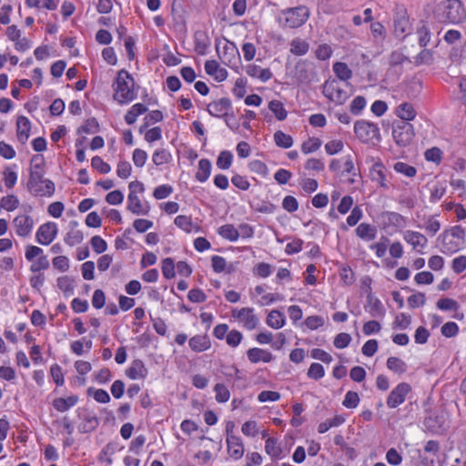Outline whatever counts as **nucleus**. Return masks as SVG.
I'll use <instances>...</instances> for the list:
<instances>
[{
	"instance_id": "1",
	"label": "nucleus",
	"mask_w": 466,
	"mask_h": 466,
	"mask_svg": "<svg viewBox=\"0 0 466 466\" xmlns=\"http://www.w3.org/2000/svg\"><path fill=\"white\" fill-rule=\"evenodd\" d=\"M465 230L461 226H453L443 230L438 237L441 252L448 255L458 252L464 244Z\"/></svg>"
},
{
	"instance_id": "2",
	"label": "nucleus",
	"mask_w": 466,
	"mask_h": 466,
	"mask_svg": "<svg viewBox=\"0 0 466 466\" xmlns=\"http://www.w3.org/2000/svg\"><path fill=\"white\" fill-rule=\"evenodd\" d=\"M309 17V10L305 5L281 10L277 17L279 25L283 29H294L302 26Z\"/></svg>"
},
{
	"instance_id": "3",
	"label": "nucleus",
	"mask_w": 466,
	"mask_h": 466,
	"mask_svg": "<svg viewBox=\"0 0 466 466\" xmlns=\"http://www.w3.org/2000/svg\"><path fill=\"white\" fill-rule=\"evenodd\" d=\"M114 86V98L120 104L131 102L137 97L134 90V79L131 75L126 71L118 72Z\"/></svg>"
},
{
	"instance_id": "4",
	"label": "nucleus",
	"mask_w": 466,
	"mask_h": 466,
	"mask_svg": "<svg viewBox=\"0 0 466 466\" xmlns=\"http://www.w3.org/2000/svg\"><path fill=\"white\" fill-rule=\"evenodd\" d=\"M349 86V83L341 84L336 79L328 80L323 85L322 93L330 101L342 105L350 96L348 91Z\"/></svg>"
},
{
	"instance_id": "5",
	"label": "nucleus",
	"mask_w": 466,
	"mask_h": 466,
	"mask_svg": "<svg viewBox=\"0 0 466 466\" xmlns=\"http://www.w3.org/2000/svg\"><path fill=\"white\" fill-rule=\"evenodd\" d=\"M27 189L34 196L51 197L55 193V184L50 179L44 178V175L35 173L29 176Z\"/></svg>"
},
{
	"instance_id": "6",
	"label": "nucleus",
	"mask_w": 466,
	"mask_h": 466,
	"mask_svg": "<svg viewBox=\"0 0 466 466\" xmlns=\"http://www.w3.org/2000/svg\"><path fill=\"white\" fill-rule=\"evenodd\" d=\"M466 19V7L461 0H447L442 4V20L460 24Z\"/></svg>"
},
{
	"instance_id": "7",
	"label": "nucleus",
	"mask_w": 466,
	"mask_h": 466,
	"mask_svg": "<svg viewBox=\"0 0 466 466\" xmlns=\"http://www.w3.org/2000/svg\"><path fill=\"white\" fill-rule=\"evenodd\" d=\"M392 137L399 146H407L414 137L412 125L405 121L394 123L392 127Z\"/></svg>"
},
{
	"instance_id": "8",
	"label": "nucleus",
	"mask_w": 466,
	"mask_h": 466,
	"mask_svg": "<svg viewBox=\"0 0 466 466\" xmlns=\"http://www.w3.org/2000/svg\"><path fill=\"white\" fill-rule=\"evenodd\" d=\"M411 387L407 382L399 383L389 394L386 403L390 409H395L402 404L407 395L410 392Z\"/></svg>"
},
{
	"instance_id": "9",
	"label": "nucleus",
	"mask_w": 466,
	"mask_h": 466,
	"mask_svg": "<svg viewBox=\"0 0 466 466\" xmlns=\"http://www.w3.org/2000/svg\"><path fill=\"white\" fill-rule=\"evenodd\" d=\"M232 317L241 322L248 330L254 329L258 322V318L254 314V309L242 308L240 309H233Z\"/></svg>"
},
{
	"instance_id": "10",
	"label": "nucleus",
	"mask_w": 466,
	"mask_h": 466,
	"mask_svg": "<svg viewBox=\"0 0 466 466\" xmlns=\"http://www.w3.org/2000/svg\"><path fill=\"white\" fill-rule=\"evenodd\" d=\"M58 232L55 222H46L39 227L36 231V241L41 245H49L56 237Z\"/></svg>"
},
{
	"instance_id": "11",
	"label": "nucleus",
	"mask_w": 466,
	"mask_h": 466,
	"mask_svg": "<svg viewBox=\"0 0 466 466\" xmlns=\"http://www.w3.org/2000/svg\"><path fill=\"white\" fill-rule=\"evenodd\" d=\"M354 132L360 140L369 141L377 136L379 128L372 123L360 120L354 125Z\"/></svg>"
},
{
	"instance_id": "12",
	"label": "nucleus",
	"mask_w": 466,
	"mask_h": 466,
	"mask_svg": "<svg viewBox=\"0 0 466 466\" xmlns=\"http://www.w3.org/2000/svg\"><path fill=\"white\" fill-rule=\"evenodd\" d=\"M232 104L229 98L222 97L210 102L207 106V111L215 117H224L231 110Z\"/></svg>"
},
{
	"instance_id": "13",
	"label": "nucleus",
	"mask_w": 466,
	"mask_h": 466,
	"mask_svg": "<svg viewBox=\"0 0 466 466\" xmlns=\"http://www.w3.org/2000/svg\"><path fill=\"white\" fill-rule=\"evenodd\" d=\"M15 233L20 237H27L31 234L34 220L33 218L25 214L16 216L12 222Z\"/></svg>"
},
{
	"instance_id": "14",
	"label": "nucleus",
	"mask_w": 466,
	"mask_h": 466,
	"mask_svg": "<svg viewBox=\"0 0 466 466\" xmlns=\"http://www.w3.org/2000/svg\"><path fill=\"white\" fill-rule=\"evenodd\" d=\"M127 208L136 215H147L150 210L147 202L142 203L136 192L128 194Z\"/></svg>"
},
{
	"instance_id": "15",
	"label": "nucleus",
	"mask_w": 466,
	"mask_h": 466,
	"mask_svg": "<svg viewBox=\"0 0 466 466\" xmlns=\"http://www.w3.org/2000/svg\"><path fill=\"white\" fill-rule=\"evenodd\" d=\"M228 427H227V444L229 456L235 460L240 459L244 454V445L239 437L229 434Z\"/></svg>"
},
{
	"instance_id": "16",
	"label": "nucleus",
	"mask_w": 466,
	"mask_h": 466,
	"mask_svg": "<svg viewBox=\"0 0 466 466\" xmlns=\"http://www.w3.org/2000/svg\"><path fill=\"white\" fill-rule=\"evenodd\" d=\"M370 177L372 181L377 182L381 187L386 189L390 187L387 179V169L380 162H377L371 167Z\"/></svg>"
},
{
	"instance_id": "17",
	"label": "nucleus",
	"mask_w": 466,
	"mask_h": 466,
	"mask_svg": "<svg viewBox=\"0 0 466 466\" xmlns=\"http://www.w3.org/2000/svg\"><path fill=\"white\" fill-rule=\"evenodd\" d=\"M403 239L411 245L413 249H422L428 244V239L423 234L413 230H406L403 233Z\"/></svg>"
},
{
	"instance_id": "18",
	"label": "nucleus",
	"mask_w": 466,
	"mask_h": 466,
	"mask_svg": "<svg viewBox=\"0 0 466 466\" xmlns=\"http://www.w3.org/2000/svg\"><path fill=\"white\" fill-rule=\"evenodd\" d=\"M365 309L373 318H382L386 313V310L380 300L371 294H369L367 297V305L365 306Z\"/></svg>"
},
{
	"instance_id": "19",
	"label": "nucleus",
	"mask_w": 466,
	"mask_h": 466,
	"mask_svg": "<svg viewBox=\"0 0 466 466\" xmlns=\"http://www.w3.org/2000/svg\"><path fill=\"white\" fill-rule=\"evenodd\" d=\"M30 120L25 116H18L16 121V136L17 139L21 143L25 144L27 141L30 135Z\"/></svg>"
},
{
	"instance_id": "20",
	"label": "nucleus",
	"mask_w": 466,
	"mask_h": 466,
	"mask_svg": "<svg viewBox=\"0 0 466 466\" xmlns=\"http://www.w3.org/2000/svg\"><path fill=\"white\" fill-rule=\"evenodd\" d=\"M245 71L248 76L258 78L261 82H267L272 77V73L268 68H262L254 64L248 65Z\"/></svg>"
},
{
	"instance_id": "21",
	"label": "nucleus",
	"mask_w": 466,
	"mask_h": 466,
	"mask_svg": "<svg viewBox=\"0 0 466 466\" xmlns=\"http://www.w3.org/2000/svg\"><path fill=\"white\" fill-rule=\"evenodd\" d=\"M247 356L248 360L252 363H258L259 361L268 363L273 360L271 352L259 348L249 349L247 351Z\"/></svg>"
},
{
	"instance_id": "22",
	"label": "nucleus",
	"mask_w": 466,
	"mask_h": 466,
	"mask_svg": "<svg viewBox=\"0 0 466 466\" xmlns=\"http://www.w3.org/2000/svg\"><path fill=\"white\" fill-rule=\"evenodd\" d=\"M205 71L208 75L215 76L218 81H223L228 76L227 70L221 68L216 60L206 61Z\"/></svg>"
},
{
	"instance_id": "23",
	"label": "nucleus",
	"mask_w": 466,
	"mask_h": 466,
	"mask_svg": "<svg viewBox=\"0 0 466 466\" xmlns=\"http://www.w3.org/2000/svg\"><path fill=\"white\" fill-rule=\"evenodd\" d=\"M127 375L131 380L145 379L147 375V369L141 360H135L127 370Z\"/></svg>"
},
{
	"instance_id": "24",
	"label": "nucleus",
	"mask_w": 466,
	"mask_h": 466,
	"mask_svg": "<svg viewBox=\"0 0 466 466\" xmlns=\"http://www.w3.org/2000/svg\"><path fill=\"white\" fill-rule=\"evenodd\" d=\"M171 13L173 21L177 25H186L187 15L180 0H174L172 2Z\"/></svg>"
},
{
	"instance_id": "25",
	"label": "nucleus",
	"mask_w": 466,
	"mask_h": 466,
	"mask_svg": "<svg viewBox=\"0 0 466 466\" xmlns=\"http://www.w3.org/2000/svg\"><path fill=\"white\" fill-rule=\"evenodd\" d=\"M189 347L196 352H202L210 348L211 343L207 335H196L188 341Z\"/></svg>"
},
{
	"instance_id": "26",
	"label": "nucleus",
	"mask_w": 466,
	"mask_h": 466,
	"mask_svg": "<svg viewBox=\"0 0 466 466\" xmlns=\"http://www.w3.org/2000/svg\"><path fill=\"white\" fill-rule=\"evenodd\" d=\"M239 56L238 50L235 44L230 41H227L226 45L223 47V54L220 56V59L224 64H230L234 62Z\"/></svg>"
},
{
	"instance_id": "27",
	"label": "nucleus",
	"mask_w": 466,
	"mask_h": 466,
	"mask_svg": "<svg viewBox=\"0 0 466 466\" xmlns=\"http://www.w3.org/2000/svg\"><path fill=\"white\" fill-rule=\"evenodd\" d=\"M211 162L207 158H202L198 161V171L196 173V179L201 183L206 182L211 173Z\"/></svg>"
},
{
	"instance_id": "28",
	"label": "nucleus",
	"mask_w": 466,
	"mask_h": 466,
	"mask_svg": "<svg viewBox=\"0 0 466 466\" xmlns=\"http://www.w3.org/2000/svg\"><path fill=\"white\" fill-rule=\"evenodd\" d=\"M377 228L368 223H360L356 228V235L364 240H372L376 238Z\"/></svg>"
},
{
	"instance_id": "29",
	"label": "nucleus",
	"mask_w": 466,
	"mask_h": 466,
	"mask_svg": "<svg viewBox=\"0 0 466 466\" xmlns=\"http://www.w3.org/2000/svg\"><path fill=\"white\" fill-rule=\"evenodd\" d=\"M147 111V107L146 105L142 103H137L131 106V108L127 111L125 116V121L127 125H132L137 121V118L146 113Z\"/></svg>"
},
{
	"instance_id": "30",
	"label": "nucleus",
	"mask_w": 466,
	"mask_h": 466,
	"mask_svg": "<svg viewBox=\"0 0 466 466\" xmlns=\"http://www.w3.org/2000/svg\"><path fill=\"white\" fill-rule=\"evenodd\" d=\"M77 401L78 397L75 395L69 396L67 398H57L54 400L53 406L56 410L64 412L74 407Z\"/></svg>"
},
{
	"instance_id": "31",
	"label": "nucleus",
	"mask_w": 466,
	"mask_h": 466,
	"mask_svg": "<svg viewBox=\"0 0 466 466\" xmlns=\"http://www.w3.org/2000/svg\"><path fill=\"white\" fill-rule=\"evenodd\" d=\"M194 45L196 53L204 56L210 46V42L204 33L198 32L195 35Z\"/></svg>"
},
{
	"instance_id": "32",
	"label": "nucleus",
	"mask_w": 466,
	"mask_h": 466,
	"mask_svg": "<svg viewBox=\"0 0 466 466\" xmlns=\"http://www.w3.org/2000/svg\"><path fill=\"white\" fill-rule=\"evenodd\" d=\"M397 115L402 121L408 122L416 116V111L410 103H402L397 107Z\"/></svg>"
},
{
	"instance_id": "33",
	"label": "nucleus",
	"mask_w": 466,
	"mask_h": 466,
	"mask_svg": "<svg viewBox=\"0 0 466 466\" xmlns=\"http://www.w3.org/2000/svg\"><path fill=\"white\" fill-rule=\"evenodd\" d=\"M383 217L386 218L387 223L395 228H402L406 227L407 220L406 218L400 215V213L393 211H387L383 214Z\"/></svg>"
},
{
	"instance_id": "34",
	"label": "nucleus",
	"mask_w": 466,
	"mask_h": 466,
	"mask_svg": "<svg viewBox=\"0 0 466 466\" xmlns=\"http://www.w3.org/2000/svg\"><path fill=\"white\" fill-rule=\"evenodd\" d=\"M266 322L269 327L279 329L285 325V317L280 311L273 309L268 313Z\"/></svg>"
},
{
	"instance_id": "35",
	"label": "nucleus",
	"mask_w": 466,
	"mask_h": 466,
	"mask_svg": "<svg viewBox=\"0 0 466 466\" xmlns=\"http://www.w3.org/2000/svg\"><path fill=\"white\" fill-rule=\"evenodd\" d=\"M309 49V43L299 37H296L290 42V53L295 56H304Z\"/></svg>"
},
{
	"instance_id": "36",
	"label": "nucleus",
	"mask_w": 466,
	"mask_h": 466,
	"mask_svg": "<svg viewBox=\"0 0 466 466\" xmlns=\"http://www.w3.org/2000/svg\"><path fill=\"white\" fill-rule=\"evenodd\" d=\"M333 71L339 80L346 83L352 76V71L348 66V65L343 62H336L333 65Z\"/></svg>"
},
{
	"instance_id": "37",
	"label": "nucleus",
	"mask_w": 466,
	"mask_h": 466,
	"mask_svg": "<svg viewBox=\"0 0 466 466\" xmlns=\"http://www.w3.org/2000/svg\"><path fill=\"white\" fill-rule=\"evenodd\" d=\"M409 28V19L405 15H398L394 19V33L398 37H404Z\"/></svg>"
},
{
	"instance_id": "38",
	"label": "nucleus",
	"mask_w": 466,
	"mask_h": 466,
	"mask_svg": "<svg viewBox=\"0 0 466 466\" xmlns=\"http://www.w3.org/2000/svg\"><path fill=\"white\" fill-rule=\"evenodd\" d=\"M218 232L223 238L232 242L237 241L239 238L238 230L232 224L221 226Z\"/></svg>"
},
{
	"instance_id": "39",
	"label": "nucleus",
	"mask_w": 466,
	"mask_h": 466,
	"mask_svg": "<svg viewBox=\"0 0 466 466\" xmlns=\"http://www.w3.org/2000/svg\"><path fill=\"white\" fill-rule=\"evenodd\" d=\"M387 368L397 374H402L407 370V364L400 358L390 357L387 360Z\"/></svg>"
},
{
	"instance_id": "40",
	"label": "nucleus",
	"mask_w": 466,
	"mask_h": 466,
	"mask_svg": "<svg viewBox=\"0 0 466 466\" xmlns=\"http://www.w3.org/2000/svg\"><path fill=\"white\" fill-rule=\"evenodd\" d=\"M171 158L170 152L165 148H157L152 155V161L156 166L167 164Z\"/></svg>"
},
{
	"instance_id": "41",
	"label": "nucleus",
	"mask_w": 466,
	"mask_h": 466,
	"mask_svg": "<svg viewBox=\"0 0 466 466\" xmlns=\"http://www.w3.org/2000/svg\"><path fill=\"white\" fill-rule=\"evenodd\" d=\"M232 161H233L232 153L228 150H223L219 153V155L217 158L216 164L219 169L226 170L231 167Z\"/></svg>"
},
{
	"instance_id": "42",
	"label": "nucleus",
	"mask_w": 466,
	"mask_h": 466,
	"mask_svg": "<svg viewBox=\"0 0 466 466\" xmlns=\"http://www.w3.org/2000/svg\"><path fill=\"white\" fill-rule=\"evenodd\" d=\"M268 109L275 115L278 120L282 121L286 119L288 113L280 101L271 100L268 103Z\"/></svg>"
},
{
	"instance_id": "43",
	"label": "nucleus",
	"mask_w": 466,
	"mask_h": 466,
	"mask_svg": "<svg viewBox=\"0 0 466 466\" xmlns=\"http://www.w3.org/2000/svg\"><path fill=\"white\" fill-rule=\"evenodd\" d=\"M420 228H424L429 235L434 236L441 229V223L436 216H429L425 218V222Z\"/></svg>"
},
{
	"instance_id": "44",
	"label": "nucleus",
	"mask_w": 466,
	"mask_h": 466,
	"mask_svg": "<svg viewBox=\"0 0 466 466\" xmlns=\"http://www.w3.org/2000/svg\"><path fill=\"white\" fill-rule=\"evenodd\" d=\"M266 452L273 459H277L280 456L282 450L278 443V441L274 438H268L265 444Z\"/></svg>"
},
{
	"instance_id": "45",
	"label": "nucleus",
	"mask_w": 466,
	"mask_h": 466,
	"mask_svg": "<svg viewBox=\"0 0 466 466\" xmlns=\"http://www.w3.org/2000/svg\"><path fill=\"white\" fill-rule=\"evenodd\" d=\"M274 141L278 147L282 148H289L293 145V138L280 130L275 132Z\"/></svg>"
},
{
	"instance_id": "46",
	"label": "nucleus",
	"mask_w": 466,
	"mask_h": 466,
	"mask_svg": "<svg viewBox=\"0 0 466 466\" xmlns=\"http://www.w3.org/2000/svg\"><path fill=\"white\" fill-rule=\"evenodd\" d=\"M214 391L216 393V400L220 403L227 402L230 398V392L228 389L221 383H218L214 387Z\"/></svg>"
},
{
	"instance_id": "47",
	"label": "nucleus",
	"mask_w": 466,
	"mask_h": 466,
	"mask_svg": "<svg viewBox=\"0 0 466 466\" xmlns=\"http://www.w3.org/2000/svg\"><path fill=\"white\" fill-rule=\"evenodd\" d=\"M417 35L419 38V45L421 47H425L431 40L430 28L424 23H422L421 25L417 29Z\"/></svg>"
},
{
	"instance_id": "48",
	"label": "nucleus",
	"mask_w": 466,
	"mask_h": 466,
	"mask_svg": "<svg viewBox=\"0 0 466 466\" xmlns=\"http://www.w3.org/2000/svg\"><path fill=\"white\" fill-rule=\"evenodd\" d=\"M393 167L396 172L408 177H413L417 173V170L414 167L404 162H397L394 164Z\"/></svg>"
},
{
	"instance_id": "49",
	"label": "nucleus",
	"mask_w": 466,
	"mask_h": 466,
	"mask_svg": "<svg viewBox=\"0 0 466 466\" xmlns=\"http://www.w3.org/2000/svg\"><path fill=\"white\" fill-rule=\"evenodd\" d=\"M19 199L15 195H8L1 198V206L6 211H13L19 207Z\"/></svg>"
},
{
	"instance_id": "50",
	"label": "nucleus",
	"mask_w": 466,
	"mask_h": 466,
	"mask_svg": "<svg viewBox=\"0 0 466 466\" xmlns=\"http://www.w3.org/2000/svg\"><path fill=\"white\" fill-rule=\"evenodd\" d=\"M248 168L251 172L256 173L263 177L268 176V168L267 165L260 160H252L248 164Z\"/></svg>"
},
{
	"instance_id": "51",
	"label": "nucleus",
	"mask_w": 466,
	"mask_h": 466,
	"mask_svg": "<svg viewBox=\"0 0 466 466\" xmlns=\"http://www.w3.org/2000/svg\"><path fill=\"white\" fill-rule=\"evenodd\" d=\"M84 237L83 233L80 230L76 229H71L65 237V242L70 246L73 247L76 244H79L83 241Z\"/></svg>"
},
{
	"instance_id": "52",
	"label": "nucleus",
	"mask_w": 466,
	"mask_h": 466,
	"mask_svg": "<svg viewBox=\"0 0 466 466\" xmlns=\"http://www.w3.org/2000/svg\"><path fill=\"white\" fill-rule=\"evenodd\" d=\"M321 146V141L319 138L311 137L307 141L303 142L301 146V150L304 154H309L317 151Z\"/></svg>"
},
{
	"instance_id": "53",
	"label": "nucleus",
	"mask_w": 466,
	"mask_h": 466,
	"mask_svg": "<svg viewBox=\"0 0 466 466\" xmlns=\"http://www.w3.org/2000/svg\"><path fill=\"white\" fill-rule=\"evenodd\" d=\"M87 394H93V397L96 400V401L99 403H108L110 401L109 394L107 393V391L102 389L95 390L93 388H89L87 390Z\"/></svg>"
},
{
	"instance_id": "54",
	"label": "nucleus",
	"mask_w": 466,
	"mask_h": 466,
	"mask_svg": "<svg viewBox=\"0 0 466 466\" xmlns=\"http://www.w3.org/2000/svg\"><path fill=\"white\" fill-rule=\"evenodd\" d=\"M162 273L163 276L170 279L175 277V264L171 258H167L162 261Z\"/></svg>"
},
{
	"instance_id": "55",
	"label": "nucleus",
	"mask_w": 466,
	"mask_h": 466,
	"mask_svg": "<svg viewBox=\"0 0 466 466\" xmlns=\"http://www.w3.org/2000/svg\"><path fill=\"white\" fill-rule=\"evenodd\" d=\"M32 166L30 167L29 176H33L35 173L45 174L44 170V158L42 156H34L31 160Z\"/></svg>"
},
{
	"instance_id": "56",
	"label": "nucleus",
	"mask_w": 466,
	"mask_h": 466,
	"mask_svg": "<svg viewBox=\"0 0 466 466\" xmlns=\"http://www.w3.org/2000/svg\"><path fill=\"white\" fill-rule=\"evenodd\" d=\"M360 403V397L359 394L355 391H348L345 395V398L342 401V404L344 407L348 409H354L356 408Z\"/></svg>"
},
{
	"instance_id": "57",
	"label": "nucleus",
	"mask_w": 466,
	"mask_h": 466,
	"mask_svg": "<svg viewBox=\"0 0 466 466\" xmlns=\"http://www.w3.org/2000/svg\"><path fill=\"white\" fill-rule=\"evenodd\" d=\"M411 322L410 316L405 313H400L395 317L393 329H406Z\"/></svg>"
},
{
	"instance_id": "58",
	"label": "nucleus",
	"mask_w": 466,
	"mask_h": 466,
	"mask_svg": "<svg viewBox=\"0 0 466 466\" xmlns=\"http://www.w3.org/2000/svg\"><path fill=\"white\" fill-rule=\"evenodd\" d=\"M424 157L428 161L440 164L442 159V151L439 147H433L425 151Z\"/></svg>"
},
{
	"instance_id": "59",
	"label": "nucleus",
	"mask_w": 466,
	"mask_h": 466,
	"mask_svg": "<svg viewBox=\"0 0 466 466\" xmlns=\"http://www.w3.org/2000/svg\"><path fill=\"white\" fill-rule=\"evenodd\" d=\"M98 123L96 118H88L77 130L78 133L94 134L98 131Z\"/></svg>"
},
{
	"instance_id": "60",
	"label": "nucleus",
	"mask_w": 466,
	"mask_h": 466,
	"mask_svg": "<svg viewBox=\"0 0 466 466\" xmlns=\"http://www.w3.org/2000/svg\"><path fill=\"white\" fill-rule=\"evenodd\" d=\"M174 223L177 227L181 228L182 230L186 232H190L192 228V221L190 217L185 216V215H179L177 216Z\"/></svg>"
},
{
	"instance_id": "61",
	"label": "nucleus",
	"mask_w": 466,
	"mask_h": 466,
	"mask_svg": "<svg viewBox=\"0 0 466 466\" xmlns=\"http://www.w3.org/2000/svg\"><path fill=\"white\" fill-rule=\"evenodd\" d=\"M437 307L441 310H457L459 304L453 299L445 298L438 300Z\"/></svg>"
},
{
	"instance_id": "62",
	"label": "nucleus",
	"mask_w": 466,
	"mask_h": 466,
	"mask_svg": "<svg viewBox=\"0 0 466 466\" xmlns=\"http://www.w3.org/2000/svg\"><path fill=\"white\" fill-rule=\"evenodd\" d=\"M91 165L95 169L99 171L101 174H107L111 170L110 166L98 156H96L92 158Z\"/></svg>"
},
{
	"instance_id": "63",
	"label": "nucleus",
	"mask_w": 466,
	"mask_h": 466,
	"mask_svg": "<svg viewBox=\"0 0 466 466\" xmlns=\"http://www.w3.org/2000/svg\"><path fill=\"white\" fill-rule=\"evenodd\" d=\"M307 375L311 379L319 380L324 377L325 370L321 364L315 362L310 365Z\"/></svg>"
},
{
	"instance_id": "64",
	"label": "nucleus",
	"mask_w": 466,
	"mask_h": 466,
	"mask_svg": "<svg viewBox=\"0 0 466 466\" xmlns=\"http://www.w3.org/2000/svg\"><path fill=\"white\" fill-rule=\"evenodd\" d=\"M90 244L94 251L97 254L105 252L107 248L106 242L99 236L92 237Z\"/></svg>"
}]
</instances>
